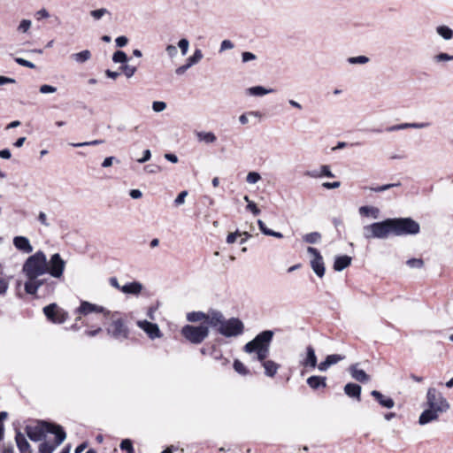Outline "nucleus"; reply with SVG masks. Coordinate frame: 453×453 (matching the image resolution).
<instances>
[{
  "label": "nucleus",
  "instance_id": "1",
  "mask_svg": "<svg viewBox=\"0 0 453 453\" xmlns=\"http://www.w3.org/2000/svg\"><path fill=\"white\" fill-rule=\"evenodd\" d=\"M22 270L27 279L24 285L27 294L35 295L40 289H42V296L54 292L56 282L50 278H40L48 270V261L42 251L39 250L30 256L24 263Z\"/></svg>",
  "mask_w": 453,
  "mask_h": 453
},
{
  "label": "nucleus",
  "instance_id": "2",
  "mask_svg": "<svg viewBox=\"0 0 453 453\" xmlns=\"http://www.w3.org/2000/svg\"><path fill=\"white\" fill-rule=\"evenodd\" d=\"M209 326L225 337H236L243 334L244 324L238 318L226 319L220 311L211 313Z\"/></svg>",
  "mask_w": 453,
  "mask_h": 453
},
{
  "label": "nucleus",
  "instance_id": "3",
  "mask_svg": "<svg viewBox=\"0 0 453 453\" xmlns=\"http://www.w3.org/2000/svg\"><path fill=\"white\" fill-rule=\"evenodd\" d=\"M273 331L265 330L255 336V338L247 342L243 350L246 353H255L254 360L264 361L269 355L270 344L273 341Z\"/></svg>",
  "mask_w": 453,
  "mask_h": 453
},
{
  "label": "nucleus",
  "instance_id": "4",
  "mask_svg": "<svg viewBox=\"0 0 453 453\" xmlns=\"http://www.w3.org/2000/svg\"><path fill=\"white\" fill-rule=\"evenodd\" d=\"M63 428L60 425L46 420H36L35 425H27L25 432L32 441H42L46 439L47 434H54Z\"/></svg>",
  "mask_w": 453,
  "mask_h": 453
},
{
  "label": "nucleus",
  "instance_id": "5",
  "mask_svg": "<svg viewBox=\"0 0 453 453\" xmlns=\"http://www.w3.org/2000/svg\"><path fill=\"white\" fill-rule=\"evenodd\" d=\"M392 234L414 235L419 233V224L411 218H390Z\"/></svg>",
  "mask_w": 453,
  "mask_h": 453
},
{
  "label": "nucleus",
  "instance_id": "6",
  "mask_svg": "<svg viewBox=\"0 0 453 453\" xmlns=\"http://www.w3.org/2000/svg\"><path fill=\"white\" fill-rule=\"evenodd\" d=\"M392 234L390 219L374 222L363 227V235L366 240L386 239Z\"/></svg>",
  "mask_w": 453,
  "mask_h": 453
},
{
  "label": "nucleus",
  "instance_id": "7",
  "mask_svg": "<svg viewBox=\"0 0 453 453\" xmlns=\"http://www.w3.org/2000/svg\"><path fill=\"white\" fill-rule=\"evenodd\" d=\"M209 326L205 324L199 326L186 325L181 329V334L189 342L193 344H200L209 335Z\"/></svg>",
  "mask_w": 453,
  "mask_h": 453
},
{
  "label": "nucleus",
  "instance_id": "8",
  "mask_svg": "<svg viewBox=\"0 0 453 453\" xmlns=\"http://www.w3.org/2000/svg\"><path fill=\"white\" fill-rule=\"evenodd\" d=\"M119 312H114L111 315L112 321L107 327V334L112 338L123 341L128 337L129 330L121 318H116Z\"/></svg>",
  "mask_w": 453,
  "mask_h": 453
},
{
  "label": "nucleus",
  "instance_id": "9",
  "mask_svg": "<svg viewBox=\"0 0 453 453\" xmlns=\"http://www.w3.org/2000/svg\"><path fill=\"white\" fill-rule=\"evenodd\" d=\"M426 402L429 408L441 413L446 412L449 409L447 400L434 388L427 390Z\"/></svg>",
  "mask_w": 453,
  "mask_h": 453
},
{
  "label": "nucleus",
  "instance_id": "10",
  "mask_svg": "<svg viewBox=\"0 0 453 453\" xmlns=\"http://www.w3.org/2000/svg\"><path fill=\"white\" fill-rule=\"evenodd\" d=\"M43 313L48 320L54 324H62L68 319V312L55 303L45 306L43 308Z\"/></svg>",
  "mask_w": 453,
  "mask_h": 453
},
{
  "label": "nucleus",
  "instance_id": "11",
  "mask_svg": "<svg viewBox=\"0 0 453 453\" xmlns=\"http://www.w3.org/2000/svg\"><path fill=\"white\" fill-rule=\"evenodd\" d=\"M307 252L312 256L311 267L318 277L322 278L325 275L326 268L320 252L313 247H308Z\"/></svg>",
  "mask_w": 453,
  "mask_h": 453
},
{
  "label": "nucleus",
  "instance_id": "12",
  "mask_svg": "<svg viewBox=\"0 0 453 453\" xmlns=\"http://www.w3.org/2000/svg\"><path fill=\"white\" fill-rule=\"evenodd\" d=\"M65 266V262L62 259L58 253H55L50 257L48 262L47 273H50L51 277L60 278L63 275Z\"/></svg>",
  "mask_w": 453,
  "mask_h": 453
},
{
  "label": "nucleus",
  "instance_id": "13",
  "mask_svg": "<svg viewBox=\"0 0 453 453\" xmlns=\"http://www.w3.org/2000/svg\"><path fill=\"white\" fill-rule=\"evenodd\" d=\"M53 434H55L54 443H50L45 441L41 442L38 447L39 453H53L57 447H58L66 438V433L64 428L57 430Z\"/></svg>",
  "mask_w": 453,
  "mask_h": 453
},
{
  "label": "nucleus",
  "instance_id": "14",
  "mask_svg": "<svg viewBox=\"0 0 453 453\" xmlns=\"http://www.w3.org/2000/svg\"><path fill=\"white\" fill-rule=\"evenodd\" d=\"M75 312L84 316L92 312L104 313V316H108L111 313V311L105 310L104 307L91 303L88 301H81V305L76 309Z\"/></svg>",
  "mask_w": 453,
  "mask_h": 453
},
{
  "label": "nucleus",
  "instance_id": "15",
  "mask_svg": "<svg viewBox=\"0 0 453 453\" xmlns=\"http://www.w3.org/2000/svg\"><path fill=\"white\" fill-rule=\"evenodd\" d=\"M217 310L210 309L206 313L203 311H192L187 314V319L190 322H199L203 320V324L209 326L211 313L216 312Z\"/></svg>",
  "mask_w": 453,
  "mask_h": 453
},
{
  "label": "nucleus",
  "instance_id": "16",
  "mask_svg": "<svg viewBox=\"0 0 453 453\" xmlns=\"http://www.w3.org/2000/svg\"><path fill=\"white\" fill-rule=\"evenodd\" d=\"M138 326L146 332L150 339L159 338L161 336L159 327L155 323L143 320L138 321Z\"/></svg>",
  "mask_w": 453,
  "mask_h": 453
},
{
  "label": "nucleus",
  "instance_id": "17",
  "mask_svg": "<svg viewBox=\"0 0 453 453\" xmlns=\"http://www.w3.org/2000/svg\"><path fill=\"white\" fill-rule=\"evenodd\" d=\"M301 365L303 367L315 368L318 366L317 356L315 354V349L311 345L306 347V355L300 361Z\"/></svg>",
  "mask_w": 453,
  "mask_h": 453
},
{
  "label": "nucleus",
  "instance_id": "18",
  "mask_svg": "<svg viewBox=\"0 0 453 453\" xmlns=\"http://www.w3.org/2000/svg\"><path fill=\"white\" fill-rule=\"evenodd\" d=\"M430 126L429 122H421V123H402L397 125H393L390 127H388L386 128L387 132H395V131H400L404 130L408 128H414V129H422L426 128Z\"/></svg>",
  "mask_w": 453,
  "mask_h": 453
},
{
  "label": "nucleus",
  "instance_id": "19",
  "mask_svg": "<svg viewBox=\"0 0 453 453\" xmlns=\"http://www.w3.org/2000/svg\"><path fill=\"white\" fill-rule=\"evenodd\" d=\"M344 358V356L339 354L328 355L323 362L318 365V369L320 372H326L331 365L337 364Z\"/></svg>",
  "mask_w": 453,
  "mask_h": 453
},
{
  "label": "nucleus",
  "instance_id": "20",
  "mask_svg": "<svg viewBox=\"0 0 453 453\" xmlns=\"http://www.w3.org/2000/svg\"><path fill=\"white\" fill-rule=\"evenodd\" d=\"M13 245L15 248L24 253H31L33 247L30 244L28 238L25 236H16L13 238Z\"/></svg>",
  "mask_w": 453,
  "mask_h": 453
},
{
  "label": "nucleus",
  "instance_id": "21",
  "mask_svg": "<svg viewBox=\"0 0 453 453\" xmlns=\"http://www.w3.org/2000/svg\"><path fill=\"white\" fill-rule=\"evenodd\" d=\"M15 441L20 453H32L31 446L20 431H16Z\"/></svg>",
  "mask_w": 453,
  "mask_h": 453
},
{
  "label": "nucleus",
  "instance_id": "22",
  "mask_svg": "<svg viewBox=\"0 0 453 453\" xmlns=\"http://www.w3.org/2000/svg\"><path fill=\"white\" fill-rule=\"evenodd\" d=\"M371 395L384 408L391 409L395 406V402L391 397L384 395L378 390H372Z\"/></svg>",
  "mask_w": 453,
  "mask_h": 453
},
{
  "label": "nucleus",
  "instance_id": "23",
  "mask_svg": "<svg viewBox=\"0 0 453 453\" xmlns=\"http://www.w3.org/2000/svg\"><path fill=\"white\" fill-rule=\"evenodd\" d=\"M440 413L441 412L434 409L428 408L420 414L418 423L423 426L428 424L429 422L436 420Z\"/></svg>",
  "mask_w": 453,
  "mask_h": 453
},
{
  "label": "nucleus",
  "instance_id": "24",
  "mask_svg": "<svg viewBox=\"0 0 453 453\" xmlns=\"http://www.w3.org/2000/svg\"><path fill=\"white\" fill-rule=\"evenodd\" d=\"M349 372L352 378L357 381L365 383L370 380V376L364 370L358 369L357 364L352 365L349 367Z\"/></svg>",
  "mask_w": 453,
  "mask_h": 453
},
{
  "label": "nucleus",
  "instance_id": "25",
  "mask_svg": "<svg viewBox=\"0 0 453 453\" xmlns=\"http://www.w3.org/2000/svg\"><path fill=\"white\" fill-rule=\"evenodd\" d=\"M306 382L314 390L326 387V378L324 376L312 375L307 379Z\"/></svg>",
  "mask_w": 453,
  "mask_h": 453
},
{
  "label": "nucleus",
  "instance_id": "26",
  "mask_svg": "<svg viewBox=\"0 0 453 453\" xmlns=\"http://www.w3.org/2000/svg\"><path fill=\"white\" fill-rule=\"evenodd\" d=\"M351 264V257L348 255L337 256L334 262V270L341 272Z\"/></svg>",
  "mask_w": 453,
  "mask_h": 453
},
{
  "label": "nucleus",
  "instance_id": "27",
  "mask_svg": "<svg viewBox=\"0 0 453 453\" xmlns=\"http://www.w3.org/2000/svg\"><path fill=\"white\" fill-rule=\"evenodd\" d=\"M361 387L356 383H347L344 387V393L351 397L356 398L357 401H360L361 396Z\"/></svg>",
  "mask_w": 453,
  "mask_h": 453
},
{
  "label": "nucleus",
  "instance_id": "28",
  "mask_svg": "<svg viewBox=\"0 0 453 453\" xmlns=\"http://www.w3.org/2000/svg\"><path fill=\"white\" fill-rule=\"evenodd\" d=\"M142 289V285L138 281L128 282L121 287V291L125 294L138 295Z\"/></svg>",
  "mask_w": 453,
  "mask_h": 453
},
{
  "label": "nucleus",
  "instance_id": "29",
  "mask_svg": "<svg viewBox=\"0 0 453 453\" xmlns=\"http://www.w3.org/2000/svg\"><path fill=\"white\" fill-rule=\"evenodd\" d=\"M265 368V374L268 377H273L280 367V365L273 360L260 361Z\"/></svg>",
  "mask_w": 453,
  "mask_h": 453
},
{
  "label": "nucleus",
  "instance_id": "30",
  "mask_svg": "<svg viewBox=\"0 0 453 453\" xmlns=\"http://www.w3.org/2000/svg\"><path fill=\"white\" fill-rule=\"evenodd\" d=\"M361 216L372 217V219H378L380 215V210L373 206H361L358 210Z\"/></svg>",
  "mask_w": 453,
  "mask_h": 453
},
{
  "label": "nucleus",
  "instance_id": "31",
  "mask_svg": "<svg viewBox=\"0 0 453 453\" xmlns=\"http://www.w3.org/2000/svg\"><path fill=\"white\" fill-rule=\"evenodd\" d=\"M246 91H247V94L250 96H262L266 94L272 93L274 90L272 88L267 89L262 86H254V87H250V88H247Z\"/></svg>",
  "mask_w": 453,
  "mask_h": 453
},
{
  "label": "nucleus",
  "instance_id": "32",
  "mask_svg": "<svg viewBox=\"0 0 453 453\" xmlns=\"http://www.w3.org/2000/svg\"><path fill=\"white\" fill-rule=\"evenodd\" d=\"M201 58H187L186 63L176 68L175 73L177 75L184 74L193 65L198 64Z\"/></svg>",
  "mask_w": 453,
  "mask_h": 453
},
{
  "label": "nucleus",
  "instance_id": "33",
  "mask_svg": "<svg viewBox=\"0 0 453 453\" xmlns=\"http://www.w3.org/2000/svg\"><path fill=\"white\" fill-rule=\"evenodd\" d=\"M196 137L199 142L205 143H214L217 141V136L212 132H197Z\"/></svg>",
  "mask_w": 453,
  "mask_h": 453
},
{
  "label": "nucleus",
  "instance_id": "34",
  "mask_svg": "<svg viewBox=\"0 0 453 453\" xmlns=\"http://www.w3.org/2000/svg\"><path fill=\"white\" fill-rule=\"evenodd\" d=\"M436 32L444 40H450L453 37V30L445 25L437 27Z\"/></svg>",
  "mask_w": 453,
  "mask_h": 453
},
{
  "label": "nucleus",
  "instance_id": "35",
  "mask_svg": "<svg viewBox=\"0 0 453 453\" xmlns=\"http://www.w3.org/2000/svg\"><path fill=\"white\" fill-rule=\"evenodd\" d=\"M303 241L310 244H315L321 241V234L319 232H311L304 234Z\"/></svg>",
  "mask_w": 453,
  "mask_h": 453
},
{
  "label": "nucleus",
  "instance_id": "36",
  "mask_svg": "<svg viewBox=\"0 0 453 453\" xmlns=\"http://www.w3.org/2000/svg\"><path fill=\"white\" fill-rule=\"evenodd\" d=\"M90 16L95 19V20H99L101 19L104 15H109L110 17L111 16V13L110 12V11L106 8H100V9H96V10H93V11H90L89 12Z\"/></svg>",
  "mask_w": 453,
  "mask_h": 453
},
{
  "label": "nucleus",
  "instance_id": "37",
  "mask_svg": "<svg viewBox=\"0 0 453 453\" xmlns=\"http://www.w3.org/2000/svg\"><path fill=\"white\" fill-rule=\"evenodd\" d=\"M233 366H234V371L241 375L250 374L249 369L243 365V363H242L238 359H235L234 361Z\"/></svg>",
  "mask_w": 453,
  "mask_h": 453
},
{
  "label": "nucleus",
  "instance_id": "38",
  "mask_svg": "<svg viewBox=\"0 0 453 453\" xmlns=\"http://www.w3.org/2000/svg\"><path fill=\"white\" fill-rule=\"evenodd\" d=\"M399 186H401L400 182L390 183V184H384V185L378 186V187H375V188H370V190L378 193V192H383V191L388 190V189H390L392 188L399 187Z\"/></svg>",
  "mask_w": 453,
  "mask_h": 453
},
{
  "label": "nucleus",
  "instance_id": "39",
  "mask_svg": "<svg viewBox=\"0 0 453 453\" xmlns=\"http://www.w3.org/2000/svg\"><path fill=\"white\" fill-rule=\"evenodd\" d=\"M122 71H123V74H125L127 78H130L135 73L136 67L134 65H128L127 62L122 63Z\"/></svg>",
  "mask_w": 453,
  "mask_h": 453
},
{
  "label": "nucleus",
  "instance_id": "40",
  "mask_svg": "<svg viewBox=\"0 0 453 453\" xmlns=\"http://www.w3.org/2000/svg\"><path fill=\"white\" fill-rule=\"evenodd\" d=\"M244 200L248 203L246 209L250 211L254 215H258L260 213V210L257 208V204L249 199L248 196H244Z\"/></svg>",
  "mask_w": 453,
  "mask_h": 453
},
{
  "label": "nucleus",
  "instance_id": "41",
  "mask_svg": "<svg viewBox=\"0 0 453 453\" xmlns=\"http://www.w3.org/2000/svg\"><path fill=\"white\" fill-rule=\"evenodd\" d=\"M119 447H120V449L122 450L127 451V453H133L134 452L133 443H132V441L129 440V439L122 440V441L120 442Z\"/></svg>",
  "mask_w": 453,
  "mask_h": 453
},
{
  "label": "nucleus",
  "instance_id": "42",
  "mask_svg": "<svg viewBox=\"0 0 453 453\" xmlns=\"http://www.w3.org/2000/svg\"><path fill=\"white\" fill-rule=\"evenodd\" d=\"M406 264L411 268H421L424 265V261L421 258H410Z\"/></svg>",
  "mask_w": 453,
  "mask_h": 453
},
{
  "label": "nucleus",
  "instance_id": "43",
  "mask_svg": "<svg viewBox=\"0 0 453 453\" xmlns=\"http://www.w3.org/2000/svg\"><path fill=\"white\" fill-rule=\"evenodd\" d=\"M261 179V176L257 172H250L248 174H247V177H246V181L248 183H250V184H255L257 183L259 180Z\"/></svg>",
  "mask_w": 453,
  "mask_h": 453
},
{
  "label": "nucleus",
  "instance_id": "44",
  "mask_svg": "<svg viewBox=\"0 0 453 453\" xmlns=\"http://www.w3.org/2000/svg\"><path fill=\"white\" fill-rule=\"evenodd\" d=\"M103 140H93L90 142H78V143H71L73 147L79 148V147H85V146H94L103 143Z\"/></svg>",
  "mask_w": 453,
  "mask_h": 453
},
{
  "label": "nucleus",
  "instance_id": "45",
  "mask_svg": "<svg viewBox=\"0 0 453 453\" xmlns=\"http://www.w3.org/2000/svg\"><path fill=\"white\" fill-rule=\"evenodd\" d=\"M189 42L186 38H182L178 42V47L180 48L181 54L186 55L188 50Z\"/></svg>",
  "mask_w": 453,
  "mask_h": 453
},
{
  "label": "nucleus",
  "instance_id": "46",
  "mask_svg": "<svg viewBox=\"0 0 453 453\" xmlns=\"http://www.w3.org/2000/svg\"><path fill=\"white\" fill-rule=\"evenodd\" d=\"M166 108V104L163 101H154L152 103V110L156 112H161Z\"/></svg>",
  "mask_w": 453,
  "mask_h": 453
},
{
  "label": "nucleus",
  "instance_id": "47",
  "mask_svg": "<svg viewBox=\"0 0 453 453\" xmlns=\"http://www.w3.org/2000/svg\"><path fill=\"white\" fill-rule=\"evenodd\" d=\"M9 288L8 280L0 276V296H4Z\"/></svg>",
  "mask_w": 453,
  "mask_h": 453
},
{
  "label": "nucleus",
  "instance_id": "48",
  "mask_svg": "<svg viewBox=\"0 0 453 453\" xmlns=\"http://www.w3.org/2000/svg\"><path fill=\"white\" fill-rule=\"evenodd\" d=\"M8 414L6 411H0V441L4 439V426L3 421L7 418Z\"/></svg>",
  "mask_w": 453,
  "mask_h": 453
},
{
  "label": "nucleus",
  "instance_id": "49",
  "mask_svg": "<svg viewBox=\"0 0 453 453\" xmlns=\"http://www.w3.org/2000/svg\"><path fill=\"white\" fill-rule=\"evenodd\" d=\"M188 196V191L187 190H183L181 191L178 196L177 197L175 198L174 200V204L175 206H180L181 204L184 203L185 202V198L186 196Z\"/></svg>",
  "mask_w": 453,
  "mask_h": 453
},
{
  "label": "nucleus",
  "instance_id": "50",
  "mask_svg": "<svg viewBox=\"0 0 453 453\" xmlns=\"http://www.w3.org/2000/svg\"><path fill=\"white\" fill-rule=\"evenodd\" d=\"M234 47V44L230 40H223L220 48L219 50V53L224 52L226 50L233 49Z\"/></svg>",
  "mask_w": 453,
  "mask_h": 453
},
{
  "label": "nucleus",
  "instance_id": "51",
  "mask_svg": "<svg viewBox=\"0 0 453 453\" xmlns=\"http://www.w3.org/2000/svg\"><path fill=\"white\" fill-rule=\"evenodd\" d=\"M39 91L42 94L55 93L57 91V88L51 85L44 84L40 87Z\"/></svg>",
  "mask_w": 453,
  "mask_h": 453
},
{
  "label": "nucleus",
  "instance_id": "52",
  "mask_svg": "<svg viewBox=\"0 0 453 453\" xmlns=\"http://www.w3.org/2000/svg\"><path fill=\"white\" fill-rule=\"evenodd\" d=\"M320 169H321V171H320L321 177L322 176H326V177H328V178H334V174L331 172L329 165H321Z\"/></svg>",
  "mask_w": 453,
  "mask_h": 453
},
{
  "label": "nucleus",
  "instance_id": "53",
  "mask_svg": "<svg viewBox=\"0 0 453 453\" xmlns=\"http://www.w3.org/2000/svg\"><path fill=\"white\" fill-rule=\"evenodd\" d=\"M144 171L148 173H157L161 171V167L157 165L150 164L144 167Z\"/></svg>",
  "mask_w": 453,
  "mask_h": 453
},
{
  "label": "nucleus",
  "instance_id": "54",
  "mask_svg": "<svg viewBox=\"0 0 453 453\" xmlns=\"http://www.w3.org/2000/svg\"><path fill=\"white\" fill-rule=\"evenodd\" d=\"M31 27V21L29 19H23L19 25V31L20 32H27Z\"/></svg>",
  "mask_w": 453,
  "mask_h": 453
},
{
  "label": "nucleus",
  "instance_id": "55",
  "mask_svg": "<svg viewBox=\"0 0 453 453\" xmlns=\"http://www.w3.org/2000/svg\"><path fill=\"white\" fill-rule=\"evenodd\" d=\"M115 42H116L117 47L122 48L127 44L128 39H127V37L121 35V36L117 37Z\"/></svg>",
  "mask_w": 453,
  "mask_h": 453
},
{
  "label": "nucleus",
  "instance_id": "56",
  "mask_svg": "<svg viewBox=\"0 0 453 453\" xmlns=\"http://www.w3.org/2000/svg\"><path fill=\"white\" fill-rule=\"evenodd\" d=\"M238 236H241V232H239L238 230H236L234 233H230L226 236V242L229 244L234 243Z\"/></svg>",
  "mask_w": 453,
  "mask_h": 453
},
{
  "label": "nucleus",
  "instance_id": "57",
  "mask_svg": "<svg viewBox=\"0 0 453 453\" xmlns=\"http://www.w3.org/2000/svg\"><path fill=\"white\" fill-rule=\"evenodd\" d=\"M151 157V152L150 150H145L143 151V155H142V157L137 159V162L140 163V164H143L147 161H149Z\"/></svg>",
  "mask_w": 453,
  "mask_h": 453
},
{
  "label": "nucleus",
  "instance_id": "58",
  "mask_svg": "<svg viewBox=\"0 0 453 453\" xmlns=\"http://www.w3.org/2000/svg\"><path fill=\"white\" fill-rule=\"evenodd\" d=\"M113 161L119 162L115 157H107L104 158V160L102 163V167L107 168L112 165Z\"/></svg>",
  "mask_w": 453,
  "mask_h": 453
},
{
  "label": "nucleus",
  "instance_id": "59",
  "mask_svg": "<svg viewBox=\"0 0 453 453\" xmlns=\"http://www.w3.org/2000/svg\"><path fill=\"white\" fill-rule=\"evenodd\" d=\"M15 60L20 65L27 66V67H29V68H35V65L32 62L27 60L26 58H15Z\"/></svg>",
  "mask_w": 453,
  "mask_h": 453
},
{
  "label": "nucleus",
  "instance_id": "60",
  "mask_svg": "<svg viewBox=\"0 0 453 453\" xmlns=\"http://www.w3.org/2000/svg\"><path fill=\"white\" fill-rule=\"evenodd\" d=\"M257 225H258V227L260 229V231L265 234V235H267L268 234H270V228H268L266 226V225L265 224V222L261 219H258L257 220Z\"/></svg>",
  "mask_w": 453,
  "mask_h": 453
},
{
  "label": "nucleus",
  "instance_id": "61",
  "mask_svg": "<svg viewBox=\"0 0 453 453\" xmlns=\"http://www.w3.org/2000/svg\"><path fill=\"white\" fill-rule=\"evenodd\" d=\"M341 186V182L340 181H334V182H324L322 184V187L326 188V189H334V188H338L339 187Z\"/></svg>",
  "mask_w": 453,
  "mask_h": 453
},
{
  "label": "nucleus",
  "instance_id": "62",
  "mask_svg": "<svg viewBox=\"0 0 453 453\" xmlns=\"http://www.w3.org/2000/svg\"><path fill=\"white\" fill-rule=\"evenodd\" d=\"M105 74L108 78H111V79H116L118 78L119 75H121V72H119V71H116V70H111V69H107L105 71Z\"/></svg>",
  "mask_w": 453,
  "mask_h": 453
},
{
  "label": "nucleus",
  "instance_id": "63",
  "mask_svg": "<svg viewBox=\"0 0 453 453\" xmlns=\"http://www.w3.org/2000/svg\"><path fill=\"white\" fill-rule=\"evenodd\" d=\"M38 220H39V222L42 225H43L45 226H50V223L47 220V216H46V214L43 211H40L39 212Z\"/></svg>",
  "mask_w": 453,
  "mask_h": 453
},
{
  "label": "nucleus",
  "instance_id": "64",
  "mask_svg": "<svg viewBox=\"0 0 453 453\" xmlns=\"http://www.w3.org/2000/svg\"><path fill=\"white\" fill-rule=\"evenodd\" d=\"M165 50L169 57H174L178 52L177 47L174 45H168Z\"/></svg>",
  "mask_w": 453,
  "mask_h": 453
}]
</instances>
